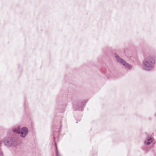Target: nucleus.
Wrapping results in <instances>:
<instances>
[{
    "instance_id": "nucleus-1",
    "label": "nucleus",
    "mask_w": 156,
    "mask_h": 156,
    "mask_svg": "<svg viewBox=\"0 0 156 156\" xmlns=\"http://www.w3.org/2000/svg\"><path fill=\"white\" fill-rule=\"evenodd\" d=\"M154 63L155 60L153 58L148 57L146 58L144 61V67L146 70H150L151 68Z\"/></svg>"
},
{
    "instance_id": "nucleus-5",
    "label": "nucleus",
    "mask_w": 156,
    "mask_h": 156,
    "mask_svg": "<svg viewBox=\"0 0 156 156\" xmlns=\"http://www.w3.org/2000/svg\"><path fill=\"white\" fill-rule=\"evenodd\" d=\"M13 131L15 132H16L17 133H20V128L19 127H17L15 129L13 130Z\"/></svg>"
},
{
    "instance_id": "nucleus-4",
    "label": "nucleus",
    "mask_w": 156,
    "mask_h": 156,
    "mask_svg": "<svg viewBox=\"0 0 156 156\" xmlns=\"http://www.w3.org/2000/svg\"><path fill=\"white\" fill-rule=\"evenodd\" d=\"M152 142V139L151 137H148L146 140L145 141V144L149 145L151 144Z\"/></svg>"
},
{
    "instance_id": "nucleus-3",
    "label": "nucleus",
    "mask_w": 156,
    "mask_h": 156,
    "mask_svg": "<svg viewBox=\"0 0 156 156\" xmlns=\"http://www.w3.org/2000/svg\"><path fill=\"white\" fill-rule=\"evenodd\" d=\"M20 132L21 136L24 137L28 132V129L26 127H23Z\"/></svg>"
},
{
    "instance_id": "nucleus-6",
    "label": "nucleus",
    "mask_w": 156,
    "mask_h": 156,
    "mask_svg": "<svg viewBox=\"0 0 156 156\" xmlns=\"http://www.w3.org/2000/svg\"><path fill=\"white\" fill-rule=\"evenodd\" d=\"M0 156H3L2 151L0 150Z\"/></svg>"
},
{
    "instance_id": "nucleus-2",
    "label": "nucleus",
    "mask_w": 156,
    "mask_h": 156,
    "mask_svg": "<svg viewBox=\"0 0 156 156\" xmlns=\"http://www.w3.org/2000/svg\"><path fill=\"white\" fill-rule=\"evenodd\" d=\"M115 55L118 62L121 63L123 65L125 66L126 68L129 69H130L132 68V66L131 65L126 63V62L123 59L120 58L118 55L117 54H115Z\"/></svg>"
}]
</instances>
